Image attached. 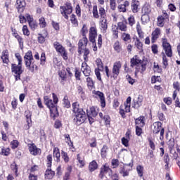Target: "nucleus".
<instances>
[{"instance_id":"1a4fd4ad","label":"nucleus","mask_w":180,"mask_h":180,"mask_svg":"<svg viewBox=\"0 0 180 180\" xmlns=\"http://www.w3.org/2000/svg\"><path fill=\"white\" fill-rule=\"evenodd\" d=\"M96 37H98V30L96 27H91L89 29V40L93 46H96Z\"/></svg>"},{"instance_id":"c03bdc74","label":"nucleus","mask_w":180,"mask_h":180,"mask_svg":"<svg viewBox=\"0 0 180 180\" xmlns=\"http://www.w3.org/2000/svg\"><path fill=\"white\" fill-rule=\"evenodd\" d=\"M80 33L82 36L86 37V34H88V27L86 26V24H84L82 25V28L80 30Z\"/></svg>"},{"instance_id":"6ab92c4d","label":"nucleus","mask_w":180,"mask_h":180,"mask_svg":"<svg viewBox=\"0 0 180 180\" xmlns=\"http://www.w3.org/2000/svg\"><path fill=\"white\" fill-rule=\"evenodd\" d=\"M105 174H108V175H112V169H110L109 166H107V165H104L101 168L100 175H99L101 179H103V178Z\"/></svg>"},{"instance_id":"a211bd4d","label":"nucleus","mask_w":180,"mask_h":180,"mask_svg":"<svg viewBox=\"0 0 180 180\" xmlns=\"http://www.w3.org/2000/svg\"><path fill=\"white\" fill-rule=\"evenodd\" d=\"M117 27L119 30L126 32L127 30V20L126 18H123L121 22L117 23Z\"/></svg>"},{"instance_id":"f704fd0d","label":"nucleus","mask_w":180,"mask_h":180,"mask_svg":"<svg viewBox=\"0 0 180 180\" xmlns=\"http://www.w3.org/2000/svg\"><path fill=\"white\" fill-rule=\"evenodd\" d=\"M131 169L126 168V167H120V174L122 175V176H129V172H130Z\"/></svg>"},{"instance_id":"13d9d810","label":"nucleus","mask_w":180,"mask_h":180,"mask_svg":"<svg viewBox=\"0 0 180 180\" xmlns=\"http://www.w3.org/2000/svg\"><path fill=\"white\" fill-rule=\"evenodd\" d=\"M25 117L27 119V123H29V122H32V112L30 111V110H26L25 112Z\"/></svg>"},{"instance_id":"6e6552de","label":"nucleus","mask_w":180,"mask_h":180,"mask_svg":"<svg viewBox=\"0 0 180 180\" xmlns=\"http://www.w3.org/2000/svg\"><path fill=\"white\" fill-rule=\"evenodd\" d=\"M44 101L45 105L49 108L50 110L51 113H56L57 112V105H56V103L49 97V96H45L44 97Z\"/></svg>"},{"instance_id":"680f3d73","label":"nucleus","mask_w":180,"mask_h":180,"mask_svg":"<svg viewBox=\"0 0 180 180\" xmlns=\"http://www.w3.org/2000/svg\"><path fill=\"white\" fill-rule=\"evenodd\" d=\"M11 148L13 150H15V148H18V146H19V141L18 140H13L11 142Z\"/></svg>"},{"instance_id":"f03ea898","label":"nucleus","mask_w":180,"mask_h":180,"mask_svg":"<svg viewBox=\"0 0 180 180\" xmlns=\"http://www.w3.org/2000/svg\"><path fill=\"white\" fill-rule=\"evenodd\" d=\"M92 13L95 19H99V18L101 19H106V10L102 6H98V7L97 5H94L93 6Z\"/></svg>"},{"instance_id":"2eb2a0df","label":"nucleus","mask_w":180,"mask_h":180,"mask_svg":"<svg viewBox=\"0 0 180 180\" xmlns=\"http://www.w3.org/2000/svg\"><path fill=\"white\" fill-rule=\"evenodd\" d=\"M81 71L85 77H89V75H91V67H89L85 62L82 64Z\"/></svg>"},{"instance_id":"423d86ee","label":"nucleus","mask_w":180,"mask_h":180,"mask_svg":"<svg viewBox=\"0 0 180 180\" xmlns=\"http://www.w3.org/2000/svg\"><path fill=\"white\" fill-rule=\"evenodd\" d=\"M162 124L161 123V122H154L153 124L152 125V127H153L152 129L153 130V134H158L159 131L160 132V141H162L164 140V131L165 129L164 128H162Z\"/></svg>"},{"instance_id":"338daca9","label":"nucleus","mask_w":180,"mask_h":180,"mask_svg":"<svg viewBox=\"0 0 180 180\" xmlns=\"http://www.w3.org/2000/svg\"><path fill=\"white\" fill-rule=\"evenodd\" d=\"M111 165L113 167V168H117L119 167V160L112 159L111 161Z\"/></svg>"},{"instance_id":"f257e3e1","label":"nucleus","mask_w":180,"mask_h":180,"mask_svg":"<svg viewBox=\"0 0 180 180\" xmlns=\"http://www.w3.org/2000/svg\"><path fill=\"white\" fill-rule=\"evenodd\" d=\"M72 106L73 108V112H75L74 122L77 126H79V124H82L86 120V114L82 108H79V104L78 103H73Z\"/></svg>"},{"instance_id":"58836bf2","label":"nucleus","mask_w":180,"mask_h":180,"mask_svg":"<svg viewBox=\"0 0 180 180\" xmlns=\"http://www.w3.org/2000/svg\"><path fill=\"white\" fill-rule=\"evenodd\" d=\"M70 22L72 25L75 26V27H78V20L77 19V16L75 15V14L71 15Z\"/></svg>"},{"instance_id":"7ed1b4c3","label":"nucleus","mask_w":180,"mask_h":180,"mask_svg":"<svg viewBox=\"0 0 180 180\" xmlns=\"http://www.w3.org/2000/svg\"><path fill=\"white\" fill-rule=\"evenodd\" d=\"M25 63L30 71L33 72L34 71V68H37V66L33 63L34 59H33V54H32V51H29L27 52L24 56Z\"/></svg>"},{"instance_id":"c85d7f7f","label":"nucleus","mask_w":180,"mask_h":180,"mask_svg":"<svg viewBox=\"0 0 180 180\" xmlns=\"http://www.w3.org/2000/svg\"><path fill=\"white\" fill-rule=\"evenodd\" d=\"M58 75L62 81L67 80V72L65 71V68H64V66H63L62 70L58 71Z\"/></svg>"},{"instance_id":"774afa93","label":"nucleus","mask_w":180,"mask_h":180,"mask_svg":"<svg viewBox=\"0 0 180 180\" xmlns=\"http://www.w3.org/2000/svg\"><path fill=\"white\" fill-rule=\"evenodd\" d=\"M118 11L119 12H122L123 13L127 12V9L123 4L118 5Z\"/></svg>"},{"instance_id":"8fccbe9b","label":"nucleus","mask_w":180,"mask_h":180,"mask_svg":"<svg viewBox=\"0 0 180 180\" xmlns=\"http://www.w3.org/2000/svg\"><path fill=\"white\" fill-rule=\"evenodd\" d=\"M128 23L131 27H132L134 25H136V19L134 18V15H130L128 18Z\"/></svg>"},{"instance_id":"e2e57ef3","label":"nucleus","mask_w":180,"mask_h":180,"mask_svg":"<svg viewBox=\"0 0 180 180\" xmlns=\"http://www.w3.org/2000/svg\"><path fill=\"white\" fill-rule=\"evenodd\" d=\"M133 39H134L135 46H143V42H141V41H140L139 37H134Z\"/></svg>"},{"instance_id":"cd10ccee","label":"nucleus","mask_w":180,"mask_h":180,"mask_svg":"<svg viewBox=\"0 0 180 180\" xmlns=\"http://www.w3.org/2000/svg\"><path fill=\"white\" fill-rule=\"evenodd\" d=\"M136 32L139 39H144V32H143L139 22L136 23Z\"/></svg>"},{"instance_id":"e433bc0d","label":"nucleus","mask_w":180,"mask_h":180,"mask_svg":"<svg viewBox=\"0 0 180 180\" xmlns=\"http://www.w3.org/2000/svg\"><path fill=\"white\" fill-rule=\"evenodd\" d=\"M163 49H165V54L167 57H172V49L171 46H163Z\"/></svg>"},{"instance_id":"0e129e2a","label":"nucleus","mask_w":180,"mask_h":180,"mask_svg":"<svg viewBox=\"0 0 180 180\" xmlns=\"http://www.w3.org/2000/svg\"><path fill=\"white\" fill-rule=\"evenodd\" d=\"M75 13L78 16V18H81V6H79V4L76 5Z\"/></svg>"},{"instance_id":"c9c22d12","label":"nucleus","mask_w":180,"mask_h":180,"mask_svg":"<svg viewBox=\"0 0 180 180\" xmlns=\"http://www.w3.org/2000/svg\"><path fill=\"white\" fill-rule=\"evenodd\" d=\"M100 23L102 30L105 31L108 29V20L106 18H101Z\"/></svg>"},{"instance_id":"412c9836","label":"nucleus","mask_w":180,"mask_h":180,"mask_svg":"<svg viewBox=\"0 0 180 180\" xmlns=\"http://www.w3.org/2000/svg\"><path fill=\"white\" fill-rule=\"evenodd\" d=\"M139 6H140V1L137 0H132L131 3V9L133 13H137V12H139Z\"/></svg>"},{"instance_id":"3c124183","label":"nucleus","mask_w":180,"mask_h":180,"mask_svg":"<svg viewBox=\"0 0 180 180\" xmlns=\"http://www.w3.org/2000/svg\"><path fill=\"white\" fill-rule=\"evenodd\" d=\"M86 83L89 89H92V88H94V80H92L91 77L86 78Z\"/></svg>"},{"instance_id":"20e7f679","label":"nucleus","mask_w":180,"mask_h":180,"mask_svg":"<svg viewBox=\"0 0 180 180\" xmlns=\"http://www.w3.org/2000/svg\"><path fill=\"white\" fill-rule=\"evenodd\" d=\"M59 9L62 16L65 19H68V15L72 13V4L70 1H67L63 6H60Z\"/></svg>"},{"instance_id":"9d476101","label":"nucleus","mask_w":180,"mask_h":180,"mask_svg":"<svg viewBox=\"0 0 180 180\" xmlns=\"http://www.w3.org/2000/svg\"><path fill=\"white\" fill-rule=\"evenodd\" d=\"M27 20V23L32 32H34L37 27H39V24L37 20H34L32 15H30L29 13H26L25 15Z\"/></svg>"},{"instance_id":"052dcab7","label":"nucleus","mask_w":180,"mask_h":180,"mask_svg":"<svg viewBox=\"0 0 180 180\" xmlns=\"http://www.w3.org/2000/svg\"><path fill=\"white\" fill-rule=\"evenodd\" d=\"M143 105V97H139L138 101L135 103V108H140Z\"/></svg>"},{"instance_id":"2f4dec72","label":"nucleus","mask_w":180,"mask_h":180,"mask_svg":"<svg viewBox=\"0 0 180 180\" xmlns=\"http://www.w3.org/2000/svg\"><path fill=\"white\" fill-rule=\"evenodd\" d=\"M95 169H98V163L96 162V161L93 160L91 162L89 163V170L90 171V172H94Z\"/></svg>"},{"instance_id":"39448f33","label":"nucleus","mask_w":180,"mask_h":180,"mask_svg":"<svg viewBox=\"0 0 180 180\" xmlns=\"http://www.w3.org/2000/svg\"><path fill=\"white\" fill-rule=\"evenodd\" d=\"M169 11L167 10H162V15H159L157 18V26L159 27H164L165 22L169 20Z\"/></svg>"},{"instance_id":"864d4df0","label":"nucleus","mask_w":180,"mask_h":180,"mask_svg":"<svg viewBox=\"0 0 180 180\" xmlns=\"http://www.w3.org/2000/svg\"><path fill=\"white\" fill-rule=\"evenodd\" d=\"M61 155L65 162H68V161H70V158L68 157V154L64 150L61 151Z\"/></svg>"},{"instance_id":"ea45409f","label":"nucleus","mask_w":180,"mask_h":180,"mask_svg":"<svg viewBox=\"0 0 180 180\" xmlns=\"http://www.w3.org/2000/svg\"><path fill=\"white\" fill-rule=\"evenodd\" d=\"M112 36L115 39H119V27L114 25L112 28Z\"/></svg>"},{"instance_id":"72a5a7b5","label":"nucleus","mask_w":180,"mask_h":180,"mask_svg":"<svg viewBox=\"0 0 180 180\" xmlns=\"http://www.w3.org/2000/svg\"><path fill=\"white\" fill-rule=\"evenodd\" d=\"M109 148L106 145H103V148L101 150V155L103 158H106L108 156V150Z\"/></svg>"},{"instance_id":"bf43d9fd","label":"nucleus","mask_w":180,"mask_h":180,"mask_svg":"<svg viewBox=\"0 0 180 180\" xmlns=\"http://www.w3.org/2000/svg\"><path fill=\"white\" fill-rule=\"evenodd\" d=\"M63 105L65 108H70L71 106V104L70 103V101H68V96H65L63 98Z\"/></svg>"},{"instance_id":"c756f323","label":"nucleus","mask_w":180,"mask_h":180,"mask_svg":"<svg viewBox=\"0 0 180 180\" xmlns=\"http://www.w3.org/2000/svg\"><path fill=\"white\" fill-rule=\"evenodd\" d=\"M141 13L145 15H150L151 13V6L148 4H145L142 7Z\"/></svg>"},{"instance_id":"a18cd8bd","label":"nucleus","mask_w":180,"mask_h":180,"mask_svg":"<svg viewBox=\"0 0 180 180\" xmlns=\"http://www.w3.org/2000/svg\"><path fill=\"white\" fill-rule=\"evenodd\" d=\"M96 63L98 67L96 70H103V63H102V60H101V58H97L96 60Z\"/></svg>"},{"instance_id":"4468645a","label":"nucleus","mask_w":180,"mask_h":180,"mask_svg":"<svg viewBox=\"0 0 180 180\" xmlns=\"http://www.w3.org/2000/svg\"><path fill=\"white\" fill-rule=\"evenodd\" d=\"M161 35V29L157 27L151 34V43L154 44Z\"/></svg>"},{"instance_id":"49530a36","label":"nucleus","mask_w":180,"mask_h":180,"mask_svg":"<svg viewBox=\"0 0 180 180\" xmlns=\"http://www.w3.org/2000/svg\"><path fill=\"white\" fill-rule=\"evenodd\" d=\"M71 171H72V168H71V167H68L67 172H65L63 176V180L70 179V175H71Z\"/></svg>"},{"instance_id":"4c0bfd02","label":"nucleus","mask_w":180,"mask_h":180,"mask_svg":"<svg viewBox=\"0 0 180 180\" xmlns=\"http://www.w3.org/2000/svg\"><path fill=\"white\" fill-rule=\"evenodd\" d=\"M65 137V141L68 144L69 147H74V143L71 141V137H70V134H64Z\"/></svg>"},{"instance_id":"bb28decb","label":"nucleus","mask_w":180,"mask_h":180,"mask_svg":"<svg viewBox=\"0 0 180 180\" xmlns=\"http://www.w3.org/2000/svg\"><path fill=\"white\" fill-rule=\"evenodd\" d=\"M135 123L136 126L139 127H144L146 122H144V116H141L135 120Z\"/></svg>"},{"instance_id":"aec40b11","label":"nucleus","mask_w":180,"mask_h":180,"mask_svg":"<svg viewBox=\"0 0 180 180\" xmlns=\"http://www.w3.org/2000/svg\"><path fill=\"white\" fill-rule=\"evenodd\" d=\"M121 39L125 44H129V43H131V35L124 32L121 34Z\"/></svg>"},{"instance_id":"4be33fe9","label":"nucleus","mask_w":180,"mask_h":180,"mask_svg":"<svg viewBox=\"0 0 180 180\" xmlns=\"http://www.w3.org/2000/svg\"><path fill=\"white\" fill-rule=\"evenodd\" d=\"M131 67H139L141 64V60L137 56H134L131 59Z\"/></svg>"},{"instance_id":"69168bd1","label":"nucleus","mask_w":180,"mask_h":180,"mask_svg":"<svg viewBox=\"0 0 180 180\" xmlns=\"http://www.w3.org/2000/svg\"><path fill=\"white\" fill-rule=\"evenodd\" d=\"M110 7L112 11L116 10V0H110Z\"/></svg>"},{"instance_id":"5fc2aeb1","label":"nucleus","mask_w":180,"mask_h":180,"mask_svg":"<svg viewBox=\"0 0 180 180\" xmlns=\"http://www.w3.org/2000/svg\"><path fill=\"white\" fill-rule=\"evenodd\" d=\"M167 8L170 12H176V6L174 4L170 3L167 6Z\"/></svg>"},{"instance_id":"b1692460","label":"nucleus","mask_w":180,"mask_h":180,"mask_svg":"<svg viewBox=\"0 0 180 180\" xmlns=\"http://www.w3.org/2000/svg\"><path fill=\"white\" fill-rule=\"evenodd\" d=\"M87 116L89 122H91V119L98 116V110H96V108H95V107H91L90 108V113L87 112Z\"/></svg>"},{"instance_id":"393cba45","label":"nucleus","mask_w":180,"mask_h":180,"mask_svg":"<svg viewBox=\"0 0 180 180\" xmlns=\"http://www.w3.org/2000/svg\"><path fill=\"white\" fill-rule=\"evenodd\" d=\"M1 60L4 64L9 63V52L8 50H4L2 53Z\"/></svg>"},{"instance_id":"f3484780","label":"nucleus","mask_w":180,"mask_h":180,"mask_svg":"<svg viewBox=\"0 0 180 180\" xmlns=\"http://www.w3.org/2000/svg\"><path fill=\"white\" fill-rule=\"evenodd\" d=\"M96 98H99L101 108L106 106V101H105V95L101 91H95Z\"/></svg>"},{"instance_id":"a878e982","label":"nucleus","mask_w":180,"mask_h":180,"mask_svg":"<svg viewBox=\"0 0 180 180\" xmlns=\"http://www.w3.org/2000/svg\"><path fill=\"white\" fill-rule=\"evenodd\" d=\"M55 174L54 171L51 170V167H48V169L45 172L46 179H53Z\"/></svg>"},{"instance_id":"4d7b16f0","label":"nucleus","mask_w":180,"mask_h":180,"mask_svg":"<svg viewBox=\"0 0 180 180\" xmlns=\"http://www.w3.org/2000/svg\"><path fill=\"white\" fill-rule=\"evenodd\" d=\"M167 145H168L169 151H172V148H174V146H175V142L174 141V139H169V141L167 142Z\"/></svg>"},{"instance_id":"37998d69","label":"nucleus","mask_w":180,"mask_h":180,"mask_svg":"<svg viewBox=\"0 0 180 180\" xmlns=\"http://www.w3.org/2000/svg\"><path fill=\"white\" fill-rule=\"evenodd\" d=\"M141 20L142 23H148L150 22V15L149 14H142L141 17Z\"/></svg>"},{"instance_id":"0eeeda50","label":"nucleus","mask_w":180,"mask_h":180,"mask_svg":"<svg viewBox=\"0 0 180 180\" xmlns=\"http://www.w3.org/2000/svg\"><path fill=\"white\" fill-rule=\"evenodd\" d=\"M11 71L13 74H14L15 81H20V75L23 74V70H22V64H11Z\"/></svg>"},{"instance_id":"7c9ffc66","label":"nucleus","mask_w":180,"mask_h":180,"mask_svg":"<svg viewBox=\"0 0 180 180\" xmlns=\"http://www.w3.org/2000/svg\"><path fill=\"white\" fill-rule=\"evenodd\" d=\"M53 157L56 158V162H60L61 155L60 154V149L58 148H53Z\"/></svg>"},{"instance_id":"ddd939ff","label":"nucleus","mask_w":180,"mask_h":180,"mask_svg":"<svg viewBox=\"0 0 180 180\" xmlns=\"http://www.w3.org/2000/svg\"><path fill=\"white\" fill-rule=\"evenodd\" d=\"M27 147L30 154L32 155H39L40 154V148H37L34 143H28Z\"/></svg>"},{"instance_id":"79ce46f5","label":"nucleus","mask_w":180,"mask_h":180,"mask_svg":"<svg viewBox=\"0 0 180 180\" xmlns=\"http://www.w3.org/2000/svg\"><path fill=\"white\" fill-rule=\"evenodd\" d=\"M39 25L42 29H44V27L47 26V22H46V18H44V17H41L39 19Z\"/></svg>"},{"instance_id":"dca6fc26","label":"nucleus","mask_w":180,"mask_h":180,"mask_svg":"<svg viewBox=\"0 0 180 180\" xmlns=\"http://www.w3.org/2000/svg\"><path fill=\"white\" fill-rule=\"evenodd\" d=\"M56 50L60 54V56H62L63 60H68V56L65 48H64L63 46H56Z\"/></svg>"},{"instance_id":"a19ab883","label":"nucleus","mask_w":180,"mask_h":180,"mask_svg":"<svg viewBox=\"0 0 180 180\" xmlns=\"http://www.w3.org/2000/svg\"><path fill=\"white\" fill-rule=\"evenodd\" d=\"M136 172H137L139 176H140L141 178V176H143V175H144V167H143L140 165L136 166Z\"/></svg>"},{"instance_id":"f8f14e48","label":"nucleus","mask_w":180,"mask_h":180,"mask_svg":"<svg viewBox=\"0 0 180 180\" xmlns=\"http://www.w3.org/2000/svg\"><path fill=\"white\" fill-rule=\"evenodd\" d=\"M16 9L19 13H23L26 8V0H16Z\"/></svg>"},{"instance_id":"9b49d317","label":"nucleus","mask_w":180,"mask_h":180,"mask_svg":"<svg viewBox=\"0 0 180 180\" xmlns=\"http://www.w3.org/2000/svg\"><path fill=\"white\" fill-rule=\"evenodd\" d=\"M122 68V63L120 61L115 62L113 65L112 72V76H111V78H117L119 76V74H120V69Z\"/></svg>"},{"instance_id":"473e14b6","label":"nucleus","mask_w":180,"mask_h":180,"mask_svg":"<svg viewBox=\"0 0 180 180\" xmlns=\"http://www.w3.org/2000/svg\"><path fill=\"white\" fill-rule=\"evenodd\" d=\"M82 51V53H84V58L85 60V61H86V60H88V54H89V49L85 48V46H79V51Z\"/></svg>"},{"instance_id":"5701e85b","label":"nucleus","mask_w":180,"mask_h":180,"mask_svg":"<svg viewBox=\"0 0 180 180\" xmlns=\"http://www.w3.org/2000/svg\"><path fill=\"white\" fill-rule=\"evenodd\" d=\"M131 103V97L129 96L127 98L126 103H124L123 105L121 107H123L124 110H125L126 113H129L130 112V106Z\"/></svg>"},{"instance_id":"6e6d98bb","label":"nucleus","mask_w":180,"mask_h":180,"mask_svg":"<svg viewBox=\"0 0 180 180\" xmlns=\"http://www.w3.org/2000/svg\"><path fill=\"white\" fill-rule=\"evenodd\" d=\"M18 18L20 23L21 24L26 23L27 22V18L26 17V15H22V13H20Z\"/></svg>"},{"instance_id":"603ef678","label":"nucleus","mask_w":180,"mask_h":180,"mask_svg":"<svg viewBox=\"0 0 180 180\" xmlns=\"http://www.w3.org/2000/svg\"><path fill=\"white\" fill-rule=\"evenodd\" d=\"M77 160L79 164H80V168H83V167L85 166V162L84 161V160H82V158H81V155L79 154H77Z\"/></svg>"},{"instance_id":"09e8293b","label":"nucleus","mask_w":180,"mask_h":180,"mask_svg":"<svg viewBox=\"0 0 180 180\" xmlns=\"http://www.w3.org/2000/svg\"><path fill=\"white\" fill-rule=\"evenodd\" d=\"M88 44V38L83 37L82 39H79L78 46H86Z\"/></svg>"},{"instance_id":"de8ad7c7","label":"nucleus","mask_w":180,"mask_h":180,"mask_svg":"<svg viewBox=\"0 0 180 180\" xmlns=\"http://www.w3.org/2000/svg\"><path fill=\"white\" fill-rule=\"evenodd\" d=\"M22 30L24 36H27V37L30 36V31L29 30V27H27V25H23Z\"/></svg>"}]
</instances>
